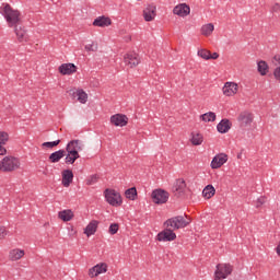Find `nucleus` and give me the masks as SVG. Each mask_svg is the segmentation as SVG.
I'll return each mask as SVG.
<instances>
[{"instance_id": "f257e3e1", "label": "nucleus", "mask_w": 280, "mask_h": 280, "mask_svg": "<svg viewBox=\"0 0 280 280\" xmlns=\"http://www.w3.org/2000/svg\"><path fill=\"white\" fill-rule=\"evenodd\" d=\"M189 224H191V219H189V217H187V214H184V215H177V217L167 219L164 222V228L165 229L171 228L174 231H178L180 229H187V226H189Z\"/></svg>"}, {"instance_id": "f03ea898", "label": "nucleus", "mask_w": 280, "mask_h": 280, "mask_svg": "<svg viewBox=\"0 0 280 280\" xmlns=\"http://www.w3.org/2000/svg\"><path fill=\"white\" fill-rule=\"evenodd\" d=\"M2 15L4 16L9 27L21 25V11L12 9L10 4H4Z\"/></svg>"}, {"instance_id": "7ed1b4c3", "label": "nucleus", "mask_w": 280, "mask_h": 280, "mask_svg": "<svg viewBox=\"0 0 280 280\" xmlns=\"http://www.w3.org/2000/svg\"><path fill=\"white\" fill-rule=\"evenodd\" d=\"M21 167V161L12 155L4 156L0 161V172H15Z\"/></svg>"}, {"instance_id": "20e7f679", "label": "nucleus", "mask_w": 280, "mask_h": 280, "mask_svg": "<svg viewBox=\"0 0 280 280\" xmlns=\"http://www.w3.org/2000/svg\"><path fill=\"white\" fill-rule=\"evenodd\" d=\"M104 195L108 205L112 207H121L124 201L121 200V195L118 191L107 188L105 189Z\"/></svg>"}, {"instance_id": "39448f33", "label": "nucleus", "mask_w": 280, "mask_h": 280, "mask_svg": "<svg viewBox=\"0 0 280 280\" xmlns=\"http://www.w3.org/2000/svg\"><path fill=\"white\" fill-rule=\"evenodd\" d=\"M233 272L231 264H218L214 271V280L226 279Z\"/></svg>"}, {"instance_id": "423d86ee", "label": "nucleus", "mask_w": 280, "mask_h": 280, "mask_svg": "<svg viewBox=\"0 0 280 280\" xmlns=\"http://www.w3.org/2000/svg\"><path fill=\"white\" fill-rule=\"evenodd\" d=\"M172 191L176 198H185V194H187V183L185 179H176L172 187Z\"/></svg>"}, {"instance_id": "0eeeda50", "label": "nucleus", "mask_w": 280, "mask_h": 280, "mask_svg": "<svg viewBox=\"0 0 280 280\" xmlns=\"http://www.w3.org/2000/svg\"><path fill=\"white\" fill-rule=\"evenodd\" d=\"M151 198L155 205H165L170 200V192L159 188L152 191Z\"/></svg>"}, {"instance_id": "6e6552de", "label": "nucleus", "mask_w": 280, "mask_h": 280, "mask_svg": "<svg viewBox=\"0 0 280 280\" xmlns=\"http://www.w3.org/2000/svg\"><path fill=\"white\" fill-rule=\"evenodd\" d=\"M173 228H165L156 236L158 242H174L176 240V233H174Z\"/></svg>"}, {"instance_id": "1a4fd4ad", "label": "nucleus", "mask_w": 280, "mask_h": 280, "mask_svg": "<svg viewBox=\"0 0 280 280\" xmlns=\"http://www.w3.org/2000/svg\"><path fill=\"white\" fill-rule=\"evenodd\" d=\"M124 60H125V65H127L131 69L132 67H138L141 62V59L139 58V55L137 52L126 54L124 57Z\"/></svg>"}, {"instance_id": "9d476101", "label": "nucleus", "mask_w": 280, "mask_h": 280, "mask_svg": "<svg viewBox=\"0 0 280 280\" xmlns=\"http://www.w3.org/2000/svg\"><path fill=\"white\" fill-rule=\"evenodd\" d=\"M253 114L248 112H243L238 115L237 121L241 128H248L253 124Z\"/></svg>"}, {"instance_id": "9b49d317", "label": "nucleus", "mask_w": 280, "mask_h": 280, "mask_svg": "<svg viewBox=\"0 0 280 280\" xmlns=\"http://www.w3.org/2000/svg\"><path fill=\"white\" fill-rule=\"evenodd\" d=\"M228 161L229 155H226L225 153H219L212 159L211 167L212 170H220V167L224 165V163H226Z\"/></svg>"}, {"instance_id": "f8f14e48", "label": "nucleus", "mask_w": 280, "mask_h": 280, "mask_svg": "<svg viewBox=\"0 0 280 280\" xmlns=\"http://www.w3.org/2000/svg\"><path fill=\"white\" fill-rule=\"evenodd\" d=\"M66 152H68L65 159L66 165H73V163H75V161H78L80 158V153H78L75 150H71V144L66 147Z\"/></svg>"}, {"instance_id": "ddd939ff", "label": "nucleus", "mask_w": 280, "mask_h": 280, "mask_svg": "<svg viewBox=\"0 0 280 280\" xmlns=\"http://www.w3.org/2000/svg\"><path fill=\"white\" fill-rule=\"evenodd\" d=\"M110 124L114 126H119L124 128V126H128V116L124 114H116L110 117Z\"/></svg>"}, {"instance_id": "4468645a", "label": "nucleus", "mask_w": 280, "mask_h": 280, "mask_svg": "<svg viewBox=\"0 0 280 280\" xmlns=\"http://www.w3.org/2000/svg\"><path fill=\"white\" fill-rule=\"evenodd\" d=\"M78 71V67L73 63H62L59 67V73L61 75H73Z\"/></svg>"}, {"instance_id": "2eb2a0df", "label": "nucleus", "mask_w": 280, "mask_h": 280, "mask_svg": "<svg viewBox=\"0 0 280 280\" xmlns=\"http://www.w3.org/2000/svg\"><path fill=\"white\" fill-rule=\"evenodd\" d=\"M189 12H191V9L185 3L178 4L173 9V13L182 18L189 16Z\"/></svg>"}, {"instance_id": "dca6fc26", "label": "nucleus", "mask_w": 280, "mask_h": 280, "mask_svg": "<svg viewBox=\"0 0 280 280\" xmlns=\"http://www.w3.org/2000/svg\"><path fill=\"white\" fill-rule=\"evenodd\" d=\"M143 16H144V21L147 22L154 21L156 16V7L154 4H149L143 10Z\"/></svg>"}, {"instance_id": "f3484780", "label": "nucleus", "mask_w": 280, "mask_h": 280, "mask_svg": "<svg viewBox=\"0 0 280 280\" xmlns=\"http://www.w3.org/2000/svg\"><path fill=\"white\" fill-rule=\"evenodd\" d=\"M235 93H237V83L226 82L223 86V95H226V97H232V95H235Z\"/></svg>"}, {"instance_id": "a211bd4d", "label": "nucleus", "mask_w": 280, "mask_h": 280, "mask_svg": "<svg viewBox=\"0 0 280 280\" xmlns=\"http://www.w3.org/2000/svg\"><path fill=\"white\" fill-rule=\"evenodd\" d=\"M231 120L223 118L218 125L217 130L220 132V135H226L231 130Z\"/></svg>"}, {"instance_id": "6ab92c4d", "label": "nucleus", "mask_w": 280, "mask_h": 280, "mask_svg": "<svg viewBox=\"0 0 280 280\" xmlns=\"http://www.w3.org/2000/svg\"><path fill=\"white\" fill-rule=\"evenodd\" d=\"M93 25L94 27H108L109 25H113V21L110 18L102 15L94 20Z\"/></svg>"}, {"instance_id": "aec40b11", "label": "nucleus", "mask_w": 280, "mask_h": 280, "mask_svg": "<svg viewBox=\"0 0 280 280\" xmlns=\"http://www.w3.org/2000/svg\"><path fill=\"white\" fill-rule=\"evenodd\" d=\"M20 24H16L14 27V33L18 36L19 43L27 42V31L23 26H19Z\"/></svg>"}, {"instance_id": "412c9836", "label": "nucleus", "mask_w": 280, "mask_h": 280, "mask_svg": "<svg viewBox=\"0 0 280 280\" xmlns=\"http://www.w3.org/2000/svg\"><path fill=\"white\" fill-rule=\"evenodd\" d=\"M62 176V185L63 187H69L71 183H73V171L71 170H63L61 173Z\"/></svg>"}, {"instance_id": "4be33fe9", "label": "nucleus", "mask_w": 280, "mask_h": 280, "mask_svg": "<svg viewBox=\"0 0 280 280\" xmlns=\"http://www.w3.org/2000/svg\"><path fill=\"white\" fill-rule=\"evenodd\" d=\"M100 225V221L92 220L86 228L84 229V233L88 237H91V235H95L97 233V226Z\"/></svg>"}, {"instance_id": "5701e85b", "label": "nucleus", "mask_w": 280, "mask_h": 280, "mask_svg": "<svg viewBox=\"0 0 280 280\" xmlns=\"http://www.w3.org/2000/svg\"><path fill=\"white\" fill-rule=\"evenodd\" d=\"M67 155V151L65 150H58V151H55L52 152L49 158H48V161L50 163H60V160L61 159H65V156Z\"/></svg>"}, {"instance_id": "b1692460", "label": "nucleus", "mask_w": 280, "mask_h": 280, "mask_svg": "<svg viewBox=\"0 0 280 280\" xmlns=\"http://www.w3.org/2000/svg\"><path fill=\"white\" fill-rule=\"evenodd\" d=\"M25 256V250L23 249H12L9 253V259H11V261H19V259H22V257Z\"/></svg>"}, {"instance_id": "393cba45", "label": "nucleus", "mask_w": 280, "mask_h": 280, "mask_svg": "<svg viewBox=\"0 0 280 280\" xmlns=\"http://www.w3.org/2000/svg\"><path fill=\"white\" fill-rule=\"evenodd\" d=\"M58 218L62 220V222H71V220H73V211L70 209L59 211Z\"/></svg>"}, {"instance_id": "a878e982", "label": "nucleus", "mask_w": 280, "mask_h": 280, "mask_svg": "<svg viewBox=\"0 0 280 280\" xmlns=\"http://www.w3.org/2000/svg\"><path fill=\"white\" fill-rule=\"evenodd\" d=\"M202 196L207 198V200L213 198V196H215V188L213 185H207L202 190Z\"/></svg>"}, {"instance_id": "bb28decb", "label": "nucleus", "mask_w": 280, "mask_h": 280, "mask_svg": "<svg viewBox=\"0 0 280 280\" xmlns=\"http://www.w3.org/2000/svg\"><path fill=\"white\" fill-rule=\"evenodd\" d=\"M67 145H70V150H75L78 153L82 152L84 144L80 140H71Z\"/></svg>"}, {"instance_id": "cd10ccee", "label": "nucleus", "mask_w": 280, "mask_h": 280, "mask_svg": "<svg viewBox=\"0 0 280 280\" xmlns=\"http://www.w3.org/2000/svg\"><path fill=\"white\" fill-rule=\"evenodd\" d=\"M203 141H205V138L202 137V133H198V132L191 133L192 145H202Z\"/></svg>"}, {"instance_id": "c85d7f7f", "label": "nucleus", "mask_w": 280, "mask_h": 280, "mask_svg": "<svg viewBox=\"0 0 280 280\" xmlns=\"http://www.w3.org/2000/svg\"><path fill=\"white\" fill-rule=\"evenodd\" d=\"M214 30H215V26H213L212 23H209L201 27V34L202 36H211Z\"/></svg>"}, {"instance_id": "c756f323", "label": "nucleus", "mask_w": 280, "mask_h": 280, "mask_svg": "<svg viewBox=\"0 0 280 280\" xmlns=\"http://www.w3.org/2000/svg\"><path fill=\"white\" fill-rule=\"evenodd\" d=\"M257 69L260 75H266L268 73V63L264 60H260L257 63Z\"/></svg>"}, {"instance_id": "7c9ffc66", "label": "nucleus", "mask_w": 280, "mask_h": 280, "mask_svg": "<svg viewBox=\"0 0 280 280\" xmlns=\"http://www.w3.org/2000/svg\"><path fill=\"white\" fill-rule=\"evenodd\" d=\"M215 113H213V112H208V113H206V114H202L201 116H200V120L201 121H205V122H209V121H215Z\"/></svg>"}, {"instance_id": "2f4dec72", "label": "nucleus", "mask_w": 280, "mask_h": 280, "mask_svg": "<svg viewBox=\"0 0 280 280\" xmlns=\"http://www.w3.org/2000/svg\"><path fill=\"white\" fill-rule=\"evenodd\" d=\"M93 270H96V275H94V276L102 275V273H104V272H106L108 270V265H106V262H102V264L95 265L93 267Z\"/></svg>"}, {"instance_id": "473e14b6", "label": "nucleus", "mask_w": 280, "mask_h": 280, "mask_svg": "<svg viewBox=\"0 0 280 280\" xmlns=\"http://www.w3.org/2000/svg\"><path fill=\"white\" fill-rule=\"evenodd\" d=\"M125 196L126 198H128V200H135L137 198V188L136 187L128 188L125 191Z\"/></svg>"}, {"instance_id": "72a5a7b5", "label": "nucleus", "mask_w": 280, "mask_h": 280, "mask_svg": "<svg viewBox=\"0 0 280 280\" xmlns=\"http://www.w3.org/2000/svg\"><path fill=\"white\" fill-rule=\"evenodd\" d=\"M77 100L78 102H80V104H86V101L89 100V94H86V92H84L83 90H79V95Z\"/></svg>"}, {"instance_id": "f704fd0d", "label": "nucleus", "mask_w": 280, "mask_h": 280, "mask_svg": "<svg viewBox=\"0 0 280 280\" xmlns=\"http://www.w3.org/2000/svg\"><path fill=\"white\" fill-rule=\"evenodd\" d=\"M211 51L201 48L197 51V55L199 56V58H202V60H209V56H210Z\"/></svg>"}, {"instance_id": "c9c22d12", "label": "nucleus", "mask_w": 280, "mask_h": 280, "mask_svg": "<svg viewBox=\"0 0 280 280\" xmlns=\"http://www.w3.org/2000/svg\"><path fill=\"white\" fill-rule=\"evenodd\" d=\"M10 140V135L5 131H0V145H5Z\"/></svg>"}, {"instance_id": "e433bc0d", "label": "nucleus", "mask_w": 280, "mask_h": 280, "mask_svg": "<svg viewBox=\"0 0 280 280\" xmlns=\"http://www.w3.org/2000/svg\"><path fill=\"white\" fill-rule=\"evenodd\" d=\"M57 145H60V140H56L52 142H44L42 144V148H48L49 150H51V148H56Z\"/></svg>"}, {"instance_id": "4c0bfd02", "label": "nucleus", "mask_w": 280, "mask_h": 280, "mask_svg": "<svg viewBox=\"0 0 280 280\" xmlns=\"http://www.w3.org/2000/svg\"><path fill=\"white\" fill-rule=\"evenodd\" d=\"M119 231V223H112L109 225V234L110 235H117V232Z\"/></svg>"}, {"instance_id": "58836bf2", "label": "nucleus", "mask_w": 280, "mask_h": 280, "mask_svg": "<svg viewBox=\"0 0 280 280\" xmlns=\"http://www.w3.org/2000/svg\"><path fill=\"white\" fill-rule=\"evenodd\" d=\"M97 180H100V176L97 174L91 175L86 179V185H95V183H97Z\"/></svg>"}, {"instance_id": "ea45409f", "label": "nucleus", "mask_w": 280, "mask_h": 280, "mask_svg": "<svg viewBox=\"0 0 280 280\" xmlns=\"http://www.w3.org/2000/svg\"><path fill=\"white\" fill-rule=\"evenodd\" d=\"M85 51H97V44L85 45Z\"/></svg>"}, {"instance_id": "a19ab883", "label": "nucleus", "mask_w": 280, "mask_h": 280, "mask_svg": "<svg viewBox=\"0 0 280 280\" xmlns=\"http://www.w3.org/2000/svg\"><path fill=\"white\" fill-rule=\"evenodd\" d=\"M80 93V90L71 89L68 91V94L71 95L72 100H75Z\"/></svg>"}, {"instance_id": "79ce46f5", "label": "nucleus", "mask_w": 280, "mask_h": 280, "mask_svg": "<svg viewBox=\"0 0 280 280\" xmlns=\"http://www.w3.org/2000/svg\"><path fill=\"white\" fill-rule=\"evenodd\" d=\"M5 235H8V230H5V226L0 225V240H4Z\"/></svg>"}, {"instance_id": "37998d69", "label": "nucleus", "mask_w": 280, "mask_h": 280, "mask_svg": "<svg viewBox=\"0 0 280 280\" xmlns=\"http://www.w3.org/2000/svg\"><path fill=\"white\" fill-rule=\"evenodd\" d=\"M262 205H266V197H260L256 201V208L259 209Z\"/></svg>"}, {"instance_id": "c03bdc74", "label": "nucleus", "mask_w": 280, "mask_h": 280, "mask_svg": "<svg viewBox=\"0 0 280 280\" xmlns=\"http://www.w3.org/2000/svg\"><path fill=\"white\" fill-rule=\"evenodd\" d=\"M273 75L278 82H280V67L276 68L273 71Z\"/></svg>"}, {"instance_id": "a18cd8bd", "label": "nucleus", "mask_w": 280, "mask_h": 280, "mask_svg": "<svg viewBox=\"0 0 280 280\" xmlns=\"http://www.w3.org/2000/svg\"><path fill=\"white\" fill-rule=\"evenodd\" d=\"M5 154H8V149L3 144H0V156H5Z\"/></svg>"}, {"instance_id": "49530a36", "label": "nucleus", "mask_w": 280, "mask_h": 280, "mask_svg": "<svg viewBox=\"0 0 280 280\" xmlns=\"http://www.w3.org/2000/svg\"><path fill=\"white\" fill-rule=\"evenodd\" d=\"M219 58H220V54L213 52L211 55V52H210L209 60H218Z\"/></svg>"}, {"instance_id": "de8ad7c7", "label": "nucleus", "mask_w": 280, "mask_h": 280, "mask_svg": "<svg viewBox=\"0 0 280 280\" xmlns=\"http://www.w3.org/2000/svg\"><path fill=\"white\" fill-rule=\"evenodd\" d=\"M271 12H280V3H276L271 8Z\"/></svg>"}, {"instance_id": "09e8293b", "label": "nucleus", "mask_w": 280, "mask_h": 280, "mask_svg": "<svg viewBox=\"0 0 280 280\" xmlns=\"http://www.w3.org/2000/svg\"><path fill=\"white\" fill-rule=\"evenodd\" d=\"M273 60L276 61V66L277 65H280V56L279 55H276L275 57H273Z\"/></svg>"}, {"instance_id": "8fccbe9b", "label": "nucleus", "mask_w": 280, "mask_h": 280, "mask_svg": "<svg viewBox=\"0 0 280 280\" xmlns=\"http://www.w3.org/2000/svg\"><path fill=\"white\" fill-rule=\"evenodd\" d=\"M90 277H97V276H95L96 275V270H93V267L90 269Z\"/></svg>"}, {"instance_id": "3c124183", "label": "nucleus", "mask_w": 280, "mask_h": 280, "mask_svg": "<svg viewBox=\"0 0 280 280\" xmlns=\"http://www.w3.org/2000/svg\"><path fill=\"white\" fill-rule=\"evenodd\" d=\"M241 158V155H237V159H240Z\"/></svg>"}]
</instances>
